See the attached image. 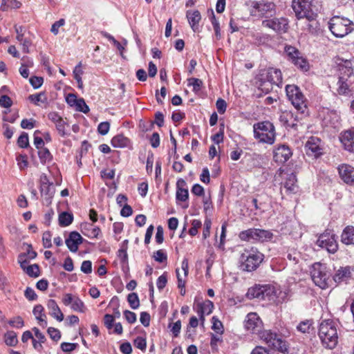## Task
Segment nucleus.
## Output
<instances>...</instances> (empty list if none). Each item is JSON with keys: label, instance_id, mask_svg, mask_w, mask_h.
<instances>
[{"label": "nucleus", "instance_id": "obj_3", "mask_svg": "<svg viewBox=\"0 0 354 354\" xmlns=\"http://www.w3.org/2000/svg\"><path fill=\"white\" fill-rule=\"evenodd\" d=\"M254 136L260 142L272 145L275 140V129L272 123L263 121L253 125Z\"/></svg>", "mask_w": 354, "mask_h": 354}, {"label": "nucleus", "instance_id": "obj_37", "mask_svg": "<svg viewBox=\"0 0 354 354\" xmlns=\"http://www.w3.org/2000/svg\"><path fill=\"white\" fill-rule=\"evenodd\" d=\"M285 52L288 57V59L292 62L295 60L300 55V52L294 46H287L285 47Z\"/></svg>", "mask_w": 354, "mask_h": 354}, {"label": "nucleus", "instance_id": "obj_9", "mask_svg": "<svg viewBox=\"0 0 354 354\" xmlns=\"http://www.w3.org/2000/svg\"><path fill=\"white\" fill-rule=\"evenodd\" d=\"M316 244L319 247L326 249L329 253L334 254L338 250L335 235L330 232H326L322 234L317 239Z\"/></svg>", "mask_w": 354, "mask_h": 354}, {"label": "nucleus", "instance_id": "obj_6", "mask_svg": "<svg viewBox=\"0 0 354 354\" xmlns=\"http://www.w3.org/2000/svg\"><path fill=\"white\" fill-rule=\"evenodd\" d=\"M286 95L292 104L301 113H304L307 109L306 98L300 88L295 84H289L286 86Z\"/></svg>", "mask_w": 354, "mask_h": 354}, {"label": "nucleus", "instance_id": "obj_57", "mask_svg": "<svg viewBox=\"0 0 354 354\" xmlns=\"http://www.w3.org/2000/svg\"><path fill=\"white\" fill-rule=\"evenodd\" d=\"M189 193L187 189H177L176 199L180 201H185L188 199Z\"/></svg>", "mask_w": 354, "mask_h": 354}, {"label": "nucleus", "instance_id": "obj_40", "mask_svg": "<svg viewBox=\"0 0 354 354\" xmlns=\"http://www.w3.org/2000/svg\"><path fill=\"white\" fill-rule=\"evenodd\" d=\"M38 155L40 159V161L42 163H46V162H50L52 159V156L49 150L46 148H41L39 149Z\"/></svg>", "mask_w": 354, "mask_h": 354}, {"label": "nucleus", "instance_id": "obj_24", "mask_svg": "<svg viewBox=\"0 0 354 354\" xmlns=\"http://www.w3.org/2000/svg\"><path fill=\"white\" fill-rule=\"evenodd\" d=\"M47 307L50 310V314L57 321L62 322L64 319V315L54 299H49L47 303Z\"/></svg>", "mask_w": 354, "mask_h": 354}, {"label": "nucleus", "instance_id": "obj_39", "mask_svg": "<svg viewBox=\"0 0 354 354\" xmlns=\"http://www.w3.org/2000/svg\"><path fill=\"white\" fill-rule=\"evenodd\" d=\"M255 228H250L247 230L242 231L239 234V238L245 241H254Z\"/></svg>", "mask_w": 354, "mask_h": 354}, {"label": "nucleus", "instance_id": "obj_56", "mask_svg": "<svg viewBox=\"0 0 354 354\" xmlns=\"http://www.w3.org/2000/svg\"><path fill=\"white\" fill-rule=\"evenodd\" d=\"M134 345L136 348L140 349L142 351H145L147 347L146 339L141 337H138L134 340Z\"/></svg>", "mask_w": 354, "mask_h": 354}, {"label": "nucleus", "instance_id": "obj_41", "mask_svg": "<svg viewBox=\"0 0 354 354\" xmlns=\"http://www.w3.org/2000/svg\"><path fill=\"white\" fill-rule=\"evenodd\" d=\"M127 301L133 309H137L140 306V301L138 296L136 293L132 292L129 294L127 297Z\"/></svg>", "mask_w": 354, "mask_h": 354}, {"label": "nucleus", "instance_id": "obj_26", "mask_svg": "<svg viewBox=\"0 0 354 354\" xmlns=\"http://www.w3.org/2000/svg\"><path fill=\"white\" fill-rule=\"evenodd\" d=\"M341 241L345 245H354V227L347 226L341 235Z\"/></svg>", "mask_w": 354, "mask_h": 354}, {"label": "nucleus", "instance_id": "obj_36", "mask_svg": "<svg viewBox=\"0 0 354 354\" xmlns=\"http://www.w3.org/2000/svg\"><path fill=\"white\" fill-rule=\"evenodd\" d=\"M5 343L10 346H15L17 342V333L14 331H8L4 335Z\"/></svg>", "mask_w": 354, "mask_h": 354}, {"label": "nucleus", "instance_id": "obj_19", "mask_svg": "<svg viewBox=\"0 0 354 354\" xmlns=\"http://www.w3.org/2000/svg\"><path fill=\"white\" fill-rule=\"evenodd\" d=\"M83 242V238L77 232H71L65 243L68 248L72 252H75L78 250V246Z\"/></svg>", "mask_w": 354, "mask_h": 354}, {"label": "nucleus", "instance_id": "obj_50", "mask_svg": "<svg viewBox=\"0 0 354 354\" xmlns=\"http://www.w3.org/2000/svg\"><path fill=\"white\" fill-rule=\"evenodd\" d=\"M78 344L77 343H68V342H62L61 344V348L65 353H71L74 351Z\"/></svg>", "mask_w": 354, "mask_h": 354}, {"label": "nucleus", "instance_id": "obj_42", "mask_svg": "<svg viewBox=\"0 0 354 354\" xmlns=\"http://www.w3.org/2000/svg\"><path fill=\"white\" fill-rule=\"evenodd\" d=\"M25 271L26 274L31 277H37L39 276V268L37 264L26 266Z\"/></svg>", "mask_w": 354, "mask_h": 354}, {"label": "nucleus", "instance_id": "obj_28", "mask_svg": "<svg viewBox=\"0 0 354 354\" xmlns=\"http://www.w3.org/2000/svg\"><path fill=\"white\" fill-rule=\"evenodd\" d=\"M40 192L41 196H44L47 204H50L51 199L53 198L55 192L53 186V183L46 185V186L40 187Z\"/></svg>", "mask_w": 354, "mask_h": 354}, {"label": "nucleus", "instance_id": "obj_62", "mask_svg": "<svg viewBox=\"0 0 354 354\" xmlns=\"http://www.w3.org/2000/svg\"><path fill=\"white\" fill-rule=\"evenodd\" d=\"M81 271L85 274L92 272V263L91 261H84L81 265Z\"/></svg>", "mask_w": 354, "mask_h": 354}, {"label": "nucleus", "instance_id": "obj_58", "mask_svg": "<svg viewBox=\"0 0 354 354\" xmlns=\"http://www.w3.org/2000/svg\"><path fill=\"white\" fill-rule=\"evenodd\" d=\"M43 245L45 248H50L52 246L51 243V234L50 232L46 231L44 232L42 236Z\"/></svg>", "mask_w": 354, "mask_h": 354}, {"label": "nucleus", "instance_id": "obj_61", "mask_svg": "<svg viewBox=\"0 0 354 354\" xmlns=\"http://www.w3.org/2000/svg\"><path fill=\"white\" fill-rule=\"evenodd\" d=\"M65 24V20L64 19H60L59 20L55 21L51 26L50 31L55 35H57L59 32V28L63 26Z\"/></svg>", "mask_w": 354, "mask_h": 354}, {"label": "nucleus", "instance_id": "obj_7", "mask_svg": "<svg viewBox=\"0 0 354 354\" xmlns=\"http://www.w3.org/2000/svg\"><path fill=\"white\" fill-rule=\"evenodd\" d=\"M259 336L269 346L279 351L281 353H288V347L286 342L282 340L280 335L270 330L261 331Z\"/></svg>", "mask_w": 354, "mask_h": 354}, {"label": "nucleus", "instance_id": "obj_47", "mask_svg": "<svg viewBox=\"0 0 354 354\" xmlns=\"http://www.w3.org/2000/svg\"><path fill=\"white\" fill-rule=\"evenodd\" d=\"M75 105L77 106V110L79 111L83 112L84 113H87L89 111V108L86 105L83 98L77 99L75 102Z\"/></svg>", "mask_w": 354, "mask_h": 354}, {"label": "nucleus", "instance_id": "obj_14", "mask_svg": "<svg viewBox=\"0 0 354 354\" xmlns=\"http://www.w3.org/2000/svg\"><path fill=\"white\" fill-rule=\"evenodd\" d=\"M274 160L278 163H285L292 156V152L287 145L277 146L274 150Z\"/></svg>", "mask_w": 354, "mask_h": 354}, {"label": "nucleus", "instance_id": "obj_2", "mask_svg": "<svg viewBox=\"0 0 354 354\" xmlns=\"http://www.w3.org/2000/svg\"><path fill=\"white\" fill-rule=\"evenodd\" d=\"M318 335L323 346L333 349L338 343L337 324L330 319L322 321L319 324Z\"/></svg>", "mask_w": 354, "mask_h": 354}, {"label": "nucleus", "instance_id": "obj_55", "mask_svg": "<svg viewBox=\"0 0 354 354\" xmlns=\"http://www.w3.org/2000/svg\"><path fill=\"white\" fill-rule=\"evenodd\" d=\"M18 145L21 148H26L28 146V136L26 133H23L18 138Z\"/></svg>", "mask_w": 354, "mask_h": 354}, {"label": "nucleus", "instance_id": "obj_52", "mask_svg": "<svg viewBox=\"0 0 354 354\" xmlns=\"http://www.w3.org/2000/svg\"><path fill=\"white\" fill-rule=\"evenodd\" d=\"M176 276L178 279V287L181 289L180 294L181 295H184L185 294V279H183V277L180 276L179 273V269L176 270Z\"/></svg>", "mask_w": 354, "mask_h": 354}, {"label": "nucleus", "instance_id": "obj_25", "mask_svg": "<svg viewBox=\"0 0 354 354\" xmlns=\"http://www.w3.org/2000/svg\"><path fill=\"white\" fill-rule=\"evenodd\" d=\"M213 307V303L209 300L198 304L197 313L201 321H204L205 315L212 313Z\"/></svg>", "mask_w": 354, "mask_h": 354}, {"label": "nucleus", "instance_id": "obj_12", "mask_svg": "<svg viewBox=\"0 0 354 354\" xmlns=\"http://www.w3.org/2000/svg\"><path fill=\"white\" fill-rule=\"evenodd\" d=\"M258 79L268 81L278 86L282 83L281 71L274 68H269L261 71L259 75Z\"/></svg>", "mask_w": 354, "mask_h": 354}, {"label": "nucleus", "instance_id": "obj_22", "mask_svg": "<svg viewBox=\"0 0 354 354\" xmlns=\"http://www.w3.org/2000/svg\"><path fill=\"white\" fill-rule=\"evenodd\" d=\"M351 82L344 76H339L337 82V93L339 95H350L351 89L350 88Z\"/></svg>", "mask_w": 354, "mask_h": 354}, {"label": "nucleus", "instance_id": "obj_5", "mask_svg": "<svg viewBox=\"0 0 354 354\" xmlns=\"http://www.w3.org/2000/svg\"><path fill=\"white\" fill-rule=\"evenodd\" d=\"M264 255L257 250H245L240 257V268L243 271L255 270L261 263Z\"/></svg>", "mask_w": 354, "mask_h": 354}, {"label": "nucleus", "instance_id": "obj_21", "mask_svg": "<svg viewBox=\"0 0 354 354\" xmlns=\"http://www.w3.org/2000/svg\"><path fill=\"white\" fill-rule=\"evenodd\" d=\"M280 121L288 129L297 130L298 127V120L291 112H285L280 116Z\"/></svg>", "mask_w": 354, "mask_h": 354}, {"label": "nucleus", "instance_id": "obj_43", "mask_svg": "<svg viewBox=\"0 0 354 354\" xmlns=\"http://www.w3.org/2000/svg\"><path fill=\"white\" fill-rule=\"evenodd\" d=\"M188 81V85L193 86V91L197 93L199 91H201L203 82L200 79L195 78V77H191L187 80Z\"/></svg>", "mask_w": 354, "mask_h": 354}, {"label": "nucleus", "instance_id": "obj_4", "mask_svg": "<svg viewBox=\"0 0 354 354\" xmlns=\"http://www.w3.org/2000/svg\"><path fill=\"white\" fill-rule=\"evenodd\" d=\"M328 28L335 37L342 38L354 30V24L348 18L335 16L330 19Z\"/></svg>", "mask_w": 354, "mask_h": 354}, {"label": "nucleus", "instance_id": "obj_13", "mask_svg": "<svg viewBox=\"0 0 354 354\" xmlns=\"http://www.w3.org/2000/svg\"><path fill=\"white\" fill-rule=\"evenodd\" d=\"M245 328L252 333H260L262 328V322L256 313L248 314L245 324Z\"/></svg>", "mask_w": 354, "mask_h": 354}, {"label": "nucleus", "instance_id": "obj_46", "mask_svg": "<svg viewBox=\"0 0 354 354\" xmlns=\"http://www.w3.org/2000/svg\"><path fill=\"white\" fill-rule=\"evenodd\" d=\"M127 240H125L123 242V245L121 248L118 250V257L121 260L122 262H126L128 259V255L127 252Z\"/></svg>", "mask_w": 354, "mask_h": 354}, {"label": "nucleus", "instance_id": "obj_17", "mask_svg": "<svg viewBox=\"0 0 354 354\" xmlns=\"http://www.w3.org/2000/svg\"><path fill=\"white\" fill-rule=\"evenodd\" d=\"M339 140L345 150L354 153V131L347 130L339 135Z\"/></svg>", "mask_w": 354, "mask_h": 354}, {"label": "nucleus", "instance_id": "obj_64", "mask_svg": "<svg viewBox=\"0 0 354 354\" xmlns=\"http://www.w3.org/2000/svg\"><path fill=\"white\" fill-rule=\"evenodd\" d=\"M48 333L50 335V338L55 341L59 340L61 337L59 330L53 327H50L48 329Z\"/></svg>", "mask_w": 354, "mask_h": 354}, {"label": "nucleus", "instance_id": "obj_45", "mask_svg": "<svg viewBox=\"0 0 354 354\" xmlns=\"http://www.w3.org/2000/svg\"><path fill=\"white\" fill-rule=\"evenodd\" d=\"M313 322L312 320H305L301 322L299 325L297 326V328L299 331H301L303 333H309L310 327L312 326Z\"/></svg>", "mask_w": 354, "mask_h": 354}, {"label": "nucleus", "instance_id": "obj_48", "mask_svg": "<svg viewBox=\"0 0 354 354\" xmlns=\"http://www.w3.org/2000/svg\"><path fill=\"white\" fill-rule=\"evenodd\" d=\"M153 258L155 261L159 262V263H163L167 261V256L165 252L162 250H157L153 254Z\"/></svg>", "mask_w": 354, "mask_h": 354}, {"label": "nucleus", "instance_id": "obj_30", "mask_svg": "<svg viewBox=\"0 0 354 354\" xmlns=\"http://www.w3.org/2000/svg\"><path fill=\"white\" fill-rule=\"evenodd\" d=\"M129 143V139L122 134L114 136L111 140V145L117 148L126 147L128 146Z\"/></svg>", "mask_w": 354, "mask_h": 354}, {"label": "nucleus", "instance_id": "obj_51", "mask_svg": "<svg viewBox=\"0 0 354 354\" xmlns=\"http://www.w3.org/2000/svg\"><path fill=\"white\" fill-rule=\"evenodd\" d=\"M201 227V222L199 220L194 219L192 222V227L189 230V234L194 236L197 234L198 229Z\"/></svg>", "mask_w": 354, "mask_h": 354}, {"label": "nucleus", "instance_id": "obj_1", "mask_svg": "<svg viewBox=\"0 0 354 354\" xmlns=\"http://www.w3.org/2000/svg\"><path fill=\"white\" fill-rule=\"evenodd\" d=\"M292 8L297 19H306L308 21L307 28L313 33L317 28L316 18L318 9L314 0H292Z\"/></svg>", "mask_w": 354, "mask_h": 354}, {"label": "nucleus", "instance_id": "obj_53", "mask_svg": "<svg viewBox=\"0 0 354 354\" xmlns=\"http://www.w3.org/2000/svg\"><path fill=\"white\" fill-rule=\"evenodd\" d=\"M110 129V123L109 122H102L98 124L97 131L100 134L104 136L108 133Z\"/></svg>", "mask_w": 354, "mask_h": 354}, {"label": "nucleus", "instance_id": "obj_27", "mask_svg": "<svg viewBox=\"0 0 354 354\" xmlns=\"http://www.w3.org/2000/svg\"><path fill=\"white\" fill-rule=\"evenodd\" d=\"M340 76L348 79L354 75V61L346 60L339 67Z\"/></svg>", "mask_w": 354, "mask_h": 354}, {"label": "nucleus", "instance_id": "obj_34", "mask_svg": "<svg viewBox=\"0 0 354 354\" xmlns=\"http://www.w3.org/2000/svg\"><path fill=\"white\" fill-rule=\"evenodd\" d=\"M28 100L35 104V105H39V102L41 103H46L47 102V97L44 92H41L37 94L30 95L28 96Z\"/></svg>", "mask_w": 354, "mask_h": 354}, {"label": "nucleus", "instance_id": "obj_35", "mask_svg": "<svg viewBox=\"0 0 354 354\" xmlns=\"http://www.w3.org/2000/svg\"><path fill=\"white\" fill-rule=\"evenodd\" d=\"M21 6V3L17 0H2L1 5V10L6 11L8 9L19 8Z\"/></svg>", "mask_w": 354, "mask_h": 354}, {"label": "nucleus", "instance_id": "obj_15", "mask_svg": "<svg viewBox=\"0 0 354 354\" xmlns=\"http://www.w3.org/2000/svg\"><path fill=\"white\" fill-rule=\"evenodd\" d=\"M338 172L341 179L346 184L354 185V167L342 164L338 167Z\"/></svg>", "mask_w": 354, "mask_h": 354}, {"label": "nucleus", "instance_id": "obj_10", "mask_svg": "<svg viewBox=\"0 0 354 354\" xmlns=\"http://www.w3.org/2000/svg\"><path fill=\"white\" fill-rule=\"evenodd\" d=\"M264 28H270L277 33H284L288 29V21L284 17L268 18L262 21Z\"/></svg>", "mask_w": 354, "mask_h": 354}, {"label": "nucleus", "instance_id": "obj_60", "mask_svg": "<svg viewBox=\"0 0 354 354\" xmlns=\"http://www.w3.org/2000/svg\"><path fill=\"white\" fill-rule=\"evenodd\" d=\"M12 104V101L10 97L6 95L0 97V106L3 108H10Z\"/></svg>", "mask_w": 354, "mask_h": 354}, {"label": "nucleus", "instance_id": "obj_16", "mask_svg": "<svg viewBox=\"0 0 354 354\" xmlns=\"http://www.w3.org/2000/svg\"><path fill=\"white\" fill-rule=\"evenodd\" d=\"M321 140L317 137H310L306 143V153L309 156L318 157L322 153V148L320 147Z\"/></svg>", "mask_w": 354, "mask_h": 354}, {"label": "nucleus", "instance_id": "obj_23", "mask_svg": "<svg viewBox=\"0 0 354 354\" xmlns=\"http://www.w3.org/2000/svg\"><path fill=\"white\" fill-rule=\"evenodd\" d=\"M297 177L294 173L288 174L284 182V189L287 194L295 193L297 189Z\"/></svg>", "mask_w": 354, "mask_h": 354}, {"label": "nucleus", "instance_id": "obj_44", "mask_svg": "<svg viewBox=\"0 0 354 354\" xmlns=\"http://www.w3.org/2000/svg\"><path fill=\"white\" fill-rule=\"evenodd\" d=\"M273 85L272 82H270L266 80H262L259 79V88L263 92L266 93H269L273 88Z\"/></svg>", "mask_w": 354, "mask_h": 354}, {"label": "nucleus", "instance_id": "obj_38", "mask_svg": "<svg viewBox=\"0 0 354 354\" xmlns=\"http://www.w3.org/2000/svg\"><path fill=\"white\" fill-rule=\"evenodd\" d=\"M292 63L296 67L304 71H307L309 69V64L307 60L301 55Z\"/></svg>", "mask_w": 354, "mask_h": 354}, {"label": "nucleus", "instance_id": "obj_31", "mask_svg": "<svg viewBox=\"0 0 354 354\" xmlns=\"http://www.w3.org/2000/svg\"><path fill=\"white\" fill-rule=\"evenodd\" d=\"M187 17L192 29L195 31L194 27L199 23L201 19L200 12L198 10L188 11L187 12Z\"/></svg>", "mask_w": 354, "mask_h": 354}, {"label": "nucleus", "instance_id": "obj_8", "mask_svg": "<svg viewBox=\"0 0 354 354\" xmlns=\"http://www.w3.org/2000/svg\"><path fill=\"white\" fill-rule=\"evenodd\" d=\"M311 278L315 284L322 289L328 288L329 275L324 265L320 263H315L311 270Z\"/></svg>", "mask_w": 354, "mask_h": 354}, {"label": "nucleus", "instance_id": "obj_54", "mask_svg": "<svg viewBox=\"0 0 354 354\" xmlns=\"http://www.w3.org/2000/svg\"><path fill=\"white\" fill-rule=\"evenodd\" d=\"M66 126H67V124L63 119L60 120L55 124L56 129L58 131L59 134L62 137L65 136L66 134Z\"/></svg>", "mask_w": 354, "mask_h": 354}, {"label": "nucleus", "instance_id": "obj_11", "mask_svg": "<svg viewBox=\"0 0 354 354\" xmlns=\"http://www.w3.org/2000/svg\"><path fill=\"white\" fill-rule=\"evenodd\" d=\"M273 292V288L269 285H256L248 289L247 297L249 299L264 300Z\"/></svg>", "mask_w": 354, "mask_h": 354}, {"label": "nucleus", "instance_id": "obj_18", "mask_svg": "<svg viewBox=\"0 0 354 354\" xmlns=\"http://www.w3.org/2000/svg\"><path fill=\"white\" fill-rule=\"evenodd\" d=\"M275 7L272 2L262 1L257 3V9L262 17L268 19L275 14Z\"/></svg>", "mask_w": 354, "mask_h": 354}, {"label": "nucleus", "instance_id": "obj_32", "mask_svg": "<svg viewBox=\"0 0 354 354\" xmlns=\"http://www.w3.org/2000/svg\"><path fill=\"white\" fill-rule=\"evenodd\" d=\"M59 224L62 227L69 225L73 221V216L66 212H63L59 215Z\"/></svg>", "mask_w": 354, "mask_h": 354}, {"label": "nucleus", "instance_id": "obj_20", "mask_svg": "<svg viewBox=\"0 0 354 354\" xmlns=\"http://www.w3.org/2000/svg\"><path fill=\"white\" fill-rule=\"evenodd\" d=\"M353 268L351 266L340 267L333 275V279L336 283H342L348 281L351 277Z\"/></svg>", "mask_w": 354, "mask_h": 354}, {"label": "nucleus", "instance_id": "obj_33", "mask_svg": "<svg viewBox=\"0 0 354 354\" xmlns=\"http://www.w3.org/2000/svg\"><path fill=\"white\" fill-rule=\"evenodd\" d=\"M71 308L73 311H76V312H79V313H84L86 310L84 303L77 296H76L74 298L72 304H71Z\"/></svg>", "mask_w": 354, "mask_h": 354}, {"label": "nucleus", "instance_id": "obj_49", "mask_svg": "<svg viewBox=\"0 0 354 354\" xmlns=\"http://www.w3.org/2000/svg\"><path fill=\"white\" fill-rule=\"evenodd\" d=\"M169 328H170L171 331L172 332L174 336L177 337L180 332L181 329V322L178 320L175 323L169 325Z\"/></svg>", "mask_w": 354, "mask_h": 354}, {"label": "nucleus", "instance_id": "obj_59", "mask_svg": "<svg viewBox=\"0 0 354 354\" xmlns=\"http://www.w3.org/2000/svg\"><path fill=\"white\" fill-rule=\"evenodd\" d=\"M29 82L34 88H38L42 85L44 80L41 77L33 76L30 78Z\"/></svg>", "mask_w": 354, "mask_h": 354}, {"label": "nucleus", "instance_id": "obj_29", "mask_svg": "<svg viewBox=\"0 0 354 354\" xmlns=\"http://www.w3.org/2000/svg\"><path fill=\"white\" fill-rule=\"evenodd\" d=\"M272 236V233L268 230L255 228L254 241H270Z\"/></svg>", "mask_w": 354, "mask_h": 354}, {"label": "nucleus", "instance_id": "obj_63", "mask_svg": "<svg viewBox=\"0 0 354 354\" xmlns=\"http://www.w3.org/2000/svg\"><path fill=\"white\" fill-rule=\"evenodd\" d=\"M213 325L212 329L215 330L217 333L221 334L223 333V324L221 321L216 319L215 317H213Z\"/></svg>", "mask_w": 354, "mask_h": 354}]
</instances>
